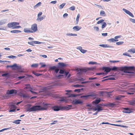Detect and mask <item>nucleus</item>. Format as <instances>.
Here are the masks:
<instances>
[{"label":"nucleus","instance_id":"5fc2aeb1","mask_svg":"<svg viewBox=\"0 0 135 135\" xmlns=\"http://www.w3.org/2000/svg\"><path fill=\"white\" fill-rule=\"evenodd\" d=\"M130 20L133 23H135V19L131 18L130 19Z\"/></svg>","mask_w":135,"mask_h":135},{"label":"nucleus","instance_id":"aec40b11","mask_svg":"<svg viewBox=\"0 0 135 135\" xmlns=\"http://www.w3.org/2000/svg\"><path fill=\"white\" fill-rule=\"evenodd\" d=\"M11 32L12 33H16L20 32H21V31L17 30H12L11 31Z\"/></svg>","mask_w":135,"mask_h":135},{"label":"nucleus","instance_id":"052dcab7","mask_svg":"<svg viewBox=\"0 0 135 135\" xmlns=\"http://www.w3.org/2000/svg\"><path fill=\"white\" fill-rule=\"evenodd\" d=\"M75 70L76 71L78 72L79 71H82V69H79L78 68H77Z\"/></svg>","mask_w":135,"mask_h":135},{"label":"nucleus","instance_id":"6e6d98bb","mask_svg":"<svg viewBox=\"0 0 135 135\" xmlns=\"http://www.w3.org/2000/svg\"><path fill=\"white\" fill-rule=\"evenodd\" d=\"M94 29L95 30L97 31H99V28L98 27L95 26L94 27Z\"/></svg>","mask_w":135,"mask_h":135},{"label":"nucleus","instance_id":"423d86ee","mask_svg":"<svg viewBox=\"0 0 135 135\" xmlns=\"http://www.w3.org/2000/svg\"><path fill=\"white\" fill-rule=\"evenodd\" d=\"M97 96V94L95 93H94L93 94H91L87 95H83L81 96V98H85L86 99L89 97H91L94 98H96Z\"/></svg>","mask_w":135,"mask_h":135},{"label":"nucleus","instance_id":"7ed1b4c3","mask_svg":"<svg viewBox=\"0 0 135 135\" xmlns=\"http://www.w3.org/2000/svg\"><path fill=\"white\" fill-rule=\"evenodd\" d=\"M19 25V23L17 22H12L9 23L7 25V26L9 28L12 27V29L16 26Z\"/></svg>","mask_w":135,"mask_h":135},{"label":"nucleus","instance_id":"bf43d9fd","mask_svg":"<svg viewBox=\"0 0 135 135\" xmlns=\"http://www.w3.org/2000/svg\"><path fill=\"white\" fill-rule=\"evenodd\" d=\"M80 89H75L74 90V91L75 92H78V93H79L80 91Z\"/></svg>","mask_w":135,"mask_h":135},{"label":"nucleus","instance_id":"49530a36","mask_svg":"<svg viewBox=\"0 0 135 135\" xmlns=\"http://www.w3.org/2000/svg\"><path fill=\"white\" fill-rule=\"evenodd\" d=\"M16 56H14L11 55L8 56V57L9 58L13 59L16 58Z\"/></svg>","mask_w":135,"mask_h":135},{"label":"nucleus","instance_id":"2eb2a0df","mask_svg":"<svg viewBox=\"0 0 135 135\" xmlns=\"http://www.w3.org/2000/svg\"><path fill=\"white\" fill-rule=\"evenodd\" d=\"M103 69L104 70V71L106 72H110L111 70V69L108 67H103Z\"/></svg>","mask_w":135,"mask_h":135},{"label":"nucleus","instance_id":"7c9ffc66","mask_svg":"<svg viewBox=\"0 0 135 135\" xmlns=\"http://www.w3.org/2000/svg\"><path fill=\"white\" fill-rule=\"evenodd\" d=\"M107 25V24L105 22H103L102 26V28L103 29L105 28Z\"/></svg>","mask_w":135,"mask_h":135},{"label":"nucleus","instance_id":"9d476101","mask_svg":"<svg viewBox=\"0 0 135 135\" xmlns=\"http://www.w3.org/2000/svg\"><path fill=\"white\" fill-rule=\"evenodd\" d=\"M129 53H127V52H125L123 54V55H124L126 56L129 57H131V56L130 55V54H133L135 53V51H128Z\"/></svg>","mask_w":135,"mask_h":135},{"label":"nucleus","instance_id":"0e129e2a","mask_svg":"<svg viewBox=\"0 0 135 135\" xmlns=\"http://www.w3.org/2000/svg\"><path fill=\"white\" fill-rule=\"evenodd\" d=\"M42 13L41 12H40L38 14L37 17H39L40 16L42 15Z\"/></svg>","mask_w":135,"mask_h":135},{"label":"nucleus","instance_id":"bb28decb","mask_svg":"<svg viewBox=\"0 0 135 135\" xmlns=\"http://www.w3.org/2000/svg\"><path fill=\"white\" fill-rule=\"evenodd\" d=\"M100 101V100L99 99H96L95 100L93 101V103H95V104H97L99 103Z\"/></svg>","mask_w":135,"mask_h":135},{"label":"nucleus","instance_id":"72a5a7b5","mask_svg":"<svg viewBox=\"0 0 135 135\" xmlns=\"http://www.w3.org/2000/svg\"><path fill=\"white\" fill-rule=\"evenodd\" d=\"M26 85L29 86H26V87H25V88L26 89H30V90H33V89L32 88V87L31 86H30V85H29H29Z\"/></svg>","mask_w":135,"mask_h":135},{"label":"nucleus","instance_id":"4d7b16f0","mask_svg":"<svg viewBox=\"0 0 135 135\" xmlns=\"http://www.w3.org/2000/svg\"><path fill=\"white\" fill-rule=\"evenodd\" d=\"M60 100L61 101H65V99L64 97H62L60 99Z\"/></svg>","mask_w":135,"mask_h":135},{"label":"nucleus","instance_id":"37998d69","mask_svg":"<svg viewBox=\"0 0 135 135\" xmlns=\"http://www.w3.org/2000/svg\"><path fill=\"white\" fill-rule=\"evenodd\" d=\"M33 42L34 43V44H40L42 43V42L36 41H34V42Z\"/></svg>","mask_w":135,"mask_h":135},{"label":"nucleus","instance_id":"39448f33","mask_svg":"<svg viewBox=\"0 0 135 135\" xmlns=\"http://www.w3.org/2000/svg\"><path fill=\"white\" fill-rule=\"evenodd\" d=\"M17 91L15 89H12L11 90H8L7 94L8 95L12 94H16L17 93Z\"/></svg>","mask_w":135,"mask_h":135},{"label":"nucleus","instance_id":"f257e3e1","mask_svg":"<svg viewBox=\"0 0 135 135\" xmlns=\"http://www.w3.org/2000/svg\"><path fill=\"white\" fill-rule=\"evenodd\" d=\"M49 105V104H48L45 103H43L42 104L43 107L40 105L33 106L31 108H27V111L29 112H31L41 110H45L47 109L48 108V105Z\"/></svg>","mask_w":135,"mask_h":135},{"label":"nucleus","instance_id":"f3484780","mask_svg":"<svg viewBox=\"0 0 135 135\" xmlns=\"http://www.w3.org/2000/svg\"><path fill=\"white\" fill-rule=\"evenodd\" d=\"M23 31L26 33H33V31L30 30L28 28H25L24 29Z\"/></svg>","mask_w":135,"mask_h":135},{"label":"nucleus","instance_id":"1a4fd4ad","mask_svg":"<svg viewBox=\"0 0 135 135\" xmlns=\"http://www.w3.org/2000/svg\"><path fill=\"white\" fill-rule=\"evenodd\" d=\"M73 103L75 105L78 104H82L83 102L80 100L76 99L75 101H73Z\"/></svg>","mask_w":135,"mask_h":135},{"label":"nucleus","instance_id":"c9c22d12","mask_svg":"<svg viewBox=\"0 0 135 135\" xmlns=\"http://www.w3.org/2000/svg\"><path fill=\"white\" fill-rule=\"evenodd\" d=\"M32 73L33 74L37 76H38L41 75V74L37 73L35 71H33Z\"/></svg>","mask_w":135,"mask_h":135},{"label":"nucleus","instance_id":"58836bf2","mask_svg":"<svg viewBox=\"0 0 135 135\" xmlns=\"http://www.w3.org/2000/svg\"><path fill=\"white\" fill-rule=\"evenodd\" d=\"M38 66V64H33L31 66L32 67L36 68Z\"/></svg>","mask_w":135,"mask_h":135},{"label":"nucleus","instance_id":"69168bd1","mask_svg":"<svg viewBox=\"0 0 135 135\" xmlns=\"http://www.w3.org/2000/svg\"><path fill=\"white\" fill-rule=\"evenodd\" d=\"M108 33H102V35L103 36H105L107 35Z\"/></svg>","mask_w":135,"mask_h":135},{"label":"nucleus","instance_id":"ea45409f","mask_svg":"<svg viewBox=\"0 0 135 135\" xmlns=\"http://www.w3.org/2000/svg\"><path fill=\"white\" fill-rule=\"evenodd\" d=\"M75 7L74 6H73L69 8V9L72 11L74 10L75 9Z\"/></svg>","mask_w":135,"mask_h":135},{"label":"nucleus","instance_id":"864d4df0","mask_svg":"<svg viewBox=\"0 0 135 135\" xmlns=\"http://www.w3.org/2000/svg\"><path fill=\"white\" fill-rule=\"evenodd\" d=\"M97 63L95 62H93L92 61H90L89 62V64H97Z\"/></svg>","mask_w":135,"mask_h":135},{"label":"nucleus","instance_id":"338daca9","mask_svg":"<svg viewBox=\"0 0 135 135\" xmlns=\"http://www.w3.org/2000/svg\"><path fill=\"white\" fill-rule=\"evenodd\" d=\"M128 15L133 17H134V16L133 14L130 12L129 13Z\"/></svg>","mask_w":135,"mask_h":135},{"label":"nucleus","instance_id":"f03ea898","mask_svg":"<svg viewBox=\"0 0 135 135\" xmlns=\"http://www.w3.org/2000/svg\"><path fill=\"white\" fill-rule=\"evenodd\" d=\"M120 70L123 71L124 73H133L135 71V68L134 66H124L120 68Z\"/></svg>","mask_w":135,"mask_h":135},{"label":"nucleus","instance_id":"b1692460","mask_svg":"<svg viewBox=\"0 0 135 135\" xmlns=\"http://www.w3.org/2000/svg\"><path fill=\"white\" fill-rule=\"evenodd\" d=\"M108 105L109 106L113 107H115L117 105V104L114 103H110L108 104Z\"/></svg>","mask_w":135,"mask_h":135},{"label":"nucleus","instance_id":"de8ad7c7","mask_svg":"<svg viewBox=\"0 0 135 135\" xmlns=\"http://www.w3.org/2000/svg\"><path fill=\"white\" fill-rule=\"evenodd\" d=\"M59 64L60 65L62 66H65V64L64 63L59 62Z\"/></svg>","mask_w":135,"mask_h":135},{"label":"nucleus","instance_id":"a878e982","mask_svg":"<svg viewBox=\"0 0 135 135\" xmlns=\"http://www.w3.org/2000/svg\"><path fill=\"white\" fill-rule=\"evenodd\" d=\"M97 111L98 112H99L100 111H101L103 110V109H102L101 107L99 105H97Z\"/></svg>","mask_w":135,"mask_h":135},{"label":"nucleus","instance_id":"09e8293b","mask_svg":"<svg viewBox=\"0 0 135 135\" xmlns=\"http://www.w3.org/2000/svg\"><path fill=\"white\" fill-rule=\"evenodd\" d=\"M21 26H16L14 27L13 28V29H17L19 28H21Z\"/></svg>","mask_w":135,"mask_h":135},{"label":"nucleus","instance_id":"c756f323","mask_svg":"<svg viewBox=\"0 0 135 135\" xmlns=\"http://www.w3.org/2000/svg\"><path fill=\"white\" fill-rule=\"evenodd\" d=\"M41 3L40 2H38L34 7V8H36L38 6H40L41 5Z\"/></svg>","mask_w":135,"mask_h":135},{"label":"nucleus","instance_id":"dca6fc26","mask_svg":"<svg viewBox=\"0 0 135 135\" xmlns=\"http://www.w3.org/2000/svg\"><path fill=\"white\" fill-rule=\"evenodd\" d=\"M81 27L78 26H76L74 27L73 28V29L74 30L76 31H78L81 29Z\"/></svg>","mask_w":135,"mask_h":135},{"label":"nucleus","instance_id":"680f3d73","mask_svg":"<svg viewBox=\"0 0 135 135\" xmlns=\"http://www.w3.org/2000/svg\"><path fill=\"white\" fill-rule=\"evenodd\" d=\"M97 79V78L96 77H91L90 78H89V80H92L95 79Z\"/></svg>","mask_w":135,"mask_h":135},{"label":"nucleus","instance_id":"e2e57ef3","mask_svg":"<svg viewBox=\"0 0 135 135\" xmlns=\"http://www.w3.org/2000/svg\"><path fill=\"white\" fill-rule=\"evenodd\" d=\"M121 36H115L114 37V39H117L118 38H119Z\"/></svg>","mask_w":135,"mask_h":135},{"label":"nucleus","instance_id":"c03bdc74","mask_svg":"<svg viewBox=\"0 0 135 135\" xmlns=\"http://www.w3.org/2000/svg\"><path fill=\"white\" fill-rule=\"evenodd\" d=\"M124 42L122 41H120L116 43V44L117 45H119L123 44Z\"/></svg>","mask_w":135,"mask_h":135},{"label":"nucleus","instance_id":"0eeeda50","mask_svg":"<svg viewBox=\"0 0 135 135\" xmlns=\"http://www.w3.org/2000/svg\"><path fill=\"white\" fill-rule=\"evenodd\" d=\"M31 29L33 31V32H36L37 30V24L36 23H34L32 25Z\"/></svg>","mask_w":135,"mask_h":135},{"label":"nucleus","instance_id":"774afa93","mask_svg":"<svg viewBox=\"0 0 135 135\" xmlns=\"http://www.w3.org/2000/svg\"><path fill=\"white\" fill-rule=\"evenodd\" d=\"M57 2V1H52L50 3H52L53 4H55Z\"/></svg>","mask_w":135,"mask_h":135},{"label":"nucleus","instance_id":"f704fd0d","mask_svg":"<svg viewBox=\"0 0 135 135\" xmlns=\"http://www.w3.org/2000/svg\"><path fill=\"white\" fill-rule=\"evenodd\" d=\"M17 64H15L14 65H11V66H7V68L8 67H11V68H13V67H15V68H17Z\"/></svg>","mask_w":135,"mask_h":135},{"label":"nucleus","instance_id":"13d9d810","mask_svg":"<svg viewBox=\"0 0 135 135\" xmlns=\"http://www.w3.org/2000/svg\"><path fill=\"white\" fill-rule=\"evenodd\" d=\"M111 70H114L117 69V68L115 66L113 67L112 68H111Z\"/></svg>","mask_w":135,"mask_h":135},{"label":"nucleus","instance_id":"e433bc0d","mask_svg":"<svg viewBox=\"0 0 135 135\" xmlns=\"http://www.w3.org/2000/svg\"><path fill=\"white\" fill-rule=\"evenodd\" d=\"M20 120H15L14 123L16 124H18L20 123V121H21Z\"/></svg>","mask_w":135,"mask_h":135},{"label":"nucleus","instance_id":"4c0bfd02","mask_svg":"<svg viewBox=\"0 0 135 135\" xmlns=\"http://www.w3.org/2000/svg\"><path fill=\"white\" fill-rule=\"evenodd\" d=\"M78 95H75L73 94H69V95L68 96L69 97H76Z\"/></svg>","mask_w":135,"mask_h":135},{"label":"nucleus","instance_id":"a18cd8bd","mask_svg":"<svg viewBox=\"0 0 135 135\" xmlns=\"http://www.w3.org/2000/svg\"><path fill=\"white\" fill-rule=\"evenodd\" d=\"M33 42H34V41H32L31 42H28V43L30 45H31L34 46V43Z\"/></svg>","mask_w":135,"mask_h":135},{"label":"nucleus","instance_id":"a211bd4d","mask_svg":"<svg viewBox=\"0 0 135 135\" xmlns=\"http://www.w3.org/2000/svg\"><path fill=\"white\" fill-rule=\"evenodd\" d=\"M6 19H4L0 21V26L6 23L7 22Z\"/></svg>","mask_w":135,"mask_h":135},{"label":"nucleus","instance_id":"3c124183","mask_svg":"<svg viewBox=\"0 0 135 135\" xmlns=\"http://www.w3.org/2000/svg\"><path fill=\"white\" fill-rule=\"evenodd\" d=\"M56 68V66H54L50 67V69L51 70H54Z\"/></svg>","mask_w":135,"mask_h":135},{"label":"nucleus","instance_id":"f8f14e48","mask_svg":"<svg viewBox=\"0 0 135 135\" xmlns=\"http://www.w3.org/2000/svg\"><path fill=\"white\" fill-rule=\"evenodd\" d=\"M15 105H10V110L9 111V112H14L15 111L16 109Z\"/></svg>","mask_w":135,"mask_h":135},{"label":"nucleus","instance_id":"8fccbe9b","mask_svg":"<svg viewBox=\"0 0 135 135\" xmlns=\"http://www.w3.org/2000/svg\"><path fill=\"white\" fill-rule=\"evenodd\" d=\"M63 76L62 75H59L58 76H56V77L58 79H60L61 76Z\"/></svg>","mask_w":135,"mask_h":135},{"label":"nucleus","instance_id":"6e6552de","mask_svg":"<svg viewBox=\"0 0 135 135\" xmlns=\"http://www.w3.org/2000/svg\"><path fill=\"white\" fill-rule=\"evenodd\" d=\"M123 112L126 113H129L132 112L131 109L127 108H124Z\"/></svg>","mask_w":135,"mask_h":135},{"label":"nucleus","instance_id":"ddd939ff","mask_svg":"<svg viewBox=\"0 0 135 135\" xmlns=\"http://www.w3.org/2000/svg\"><path fill=\"white\" fill-rule=\"evenodd\" d=\"M99 46L103 47H109L111 49H112V48H113V47L110 46L107 44H100Z\"/></svg>","mask_w":135,"mask_h":135},{"label":"nucleus","instance_id":"cd10ccee","mask_svg":"<svg viewBox=\"0 0 135 135\" xmlns=\"http://www.w3.org/2000/svg\"><path fill=\"white\" fill-rule=\"evenodd\" d=\"M108 41L110 43L115 42V39L111 38L108 40Z\"/></svg>","mask_w":135,"mask_h":135},{"label":"nucleus","instance_id":"393cba45","mask_svg":"<svg viewBox=\"0 0 135 135\" xmlns=\"http://www.w3.org/2000/svg\"><path fill=\"white\" fill-rule=\"evenodd\" d=\"M66 35L67 36H77V34H73V33H67L66 34Z\"/></svg>","mask_w":135,"mask_h":135},{"label":"nucleus","instance_id":"c85d7f7f","mask_svg":"<svg viewBox=\"0 0 135 135\" xmlns=\"http://www.w3.org/2000/svg\"><path fill=\"white\" fill-rule=\"evenodd\" d=\"M65 4L66 3H62V4H61L59 6V8L60 9H62Z\"/></svg>","mask_w":135,"mask_h":135},{"label":"nucleus","instance_id":"79ce46f5","mask_svg":"<svg viewBox=\"0 0 135 135\" xmlns=\"http://www.w3.org/2000/svg\"><path fill=\"white\" fill-rule=\"evenodd\" d=\"M80 17V15L78 14L77 16V17H76V22H77V23H78V22L79 21V19Z\"/></svg>","mask_w":135,"mask_h":135},{"label":"nucleus","instance_id":"2f4dec72","mask_svg":"<svg viewBox=\"0 0 135 135\" xmlns=\"http://www.w3.org/2000/svg\"><path fill=\"white\" fill-rule=\"evenodd\" d=\"M76 49L80 51H87L86 50L83 49H82V47L81 46H79L77 47Z\"/></svg>","mask_w":135,"mask_h":135},{"label":"nucleus","instance_id":"603ef678","mask_svg":"<svg viewBox=\"0 0 135 135\" xmlns=\"http://www.w3.org/2000/svg\"><path fill=\"white\" fill-rule=\"evenodd\" d=\"M8 75H9V74L8 73H4V74H2V76H7Z\"/></svg>","mask_w":135,"mask_h":135},{"label":"nucleus","instance_id":"5701e85b","mask_svg":"<svg viewBox=\"0 0 135 135\" xmlns=\"http://www.w3.org/2000/svg\"><path fill=\"white\" fill-rule=\"evenodd\" d=\"M100 15L101 16H105L106 14L105 12L103 11H101L100 12Z\"/></svg>","mask_w":135,"mask_h":135},{"label":"nucleus","instance_id":"4468645a","mask_svg":"<svg viewBox=\"0 0 135 135\" xmlns=\"http://www.w3.org/2000/svg\"><path fill=\"white\" fill-rule=\"evenodd\" d=\"M45 17V16L43 15L41 17H37V19H36V21L38 22H40L44 19Z\"/></svg>","mask_w":135,"mask_h":135},{"label":"nucleus","instance_id":"a19ab883","mask_svg":"<svg viewBox=\"0 0 135 135\" xmlns=\"http://www.w3.org/2000/svg\"><path fill=\"white\" fill-rule=\"evenodd\" d=\"M104 21V20L103 19H102L99 21H98L97 23V24H100L102 23H103V22Z\"/></svg>","mask_w":135,"mask_h":135},{"label":"nucleus","instance_id":"9b49d317","mask_svg":"<svg viewBox=\"0 0 135 135\" xmlns=\"http://www.w3.org/2000/svg\"><path fill=\"white\" fill-rule=\"evenodd\" d=\"M61 106H54L53 107L52 109L55 111H58L60 110H61Z\"/></svg>","mask_w":135,"mask_h":135},{"label":"nucleus","instance_id":"6ab92c4d","mask_svg":"<svg viewBox=\"0 0 135 135\" xmlns=\"http://www.w3.org/2000/svg\"><path fill=\"white\" fill-rule=\"evenodd\" d=\"M125 96L123 95H119L115 97V99L116 100H120L122 97H124Z\"/></svg>","mask_w":135,"mask_h":135},{"label":"nucleus","instance_id":"4be33fe9","mask_svg":"<svg viewBox=\"0 0 135 135\" xmlns=\"http://www.w3.org/2000/svg\"><path fill=\"white\" fill-rule=\"evenodd\" d=\"M129 104L132 105H135V100H133L129 102Z\"/></svg>","mask_w":135,"mask_h":135},{"label":"nucleus","instance_id":"412c9836","mask_svg":"<svg viewBox=\"0 0 135 135\" xmlns=\"http://www.w3.org/2000/svg\"><path fill=\"white\" fill-rule=\"evenodd\" d=\"M112 125H113L115 126H118V127H123L124 128H127L128 127L125 126L123 125H121L120 124H111Z\"/></svg>","mask_w":135,"mask_h":135},{"label":"nucleus","instance_id":"20e7f679","mask_svg":"<svg viewBox=\"0 0 135 135\" xmlns=\"http://www.w3.org/2000/svg\"><path fill=\"white\" fill-rule=\"evenodd\" d=\"M61 110H68L73 109V108H72V106L71 105H67L66 106H61Z\"/></svg>","mask_w":135,"mask_h":135},{"label":"nucleus","instance_id":"473e14b6","mask_svg":"<svg viewBox=\"0 0 135 135\" xmlns=\"http://www.w3.org/2000/svg\"><path fill=\"white\" fill-rule=\"evenodd\" d=\"M123 10L124 12L126 13L129 14V13L130 12V11H129L126 10L125 8H123L122 9Z\"/></svg>","mask_w":135,"mask_h":135}]
</instances>
